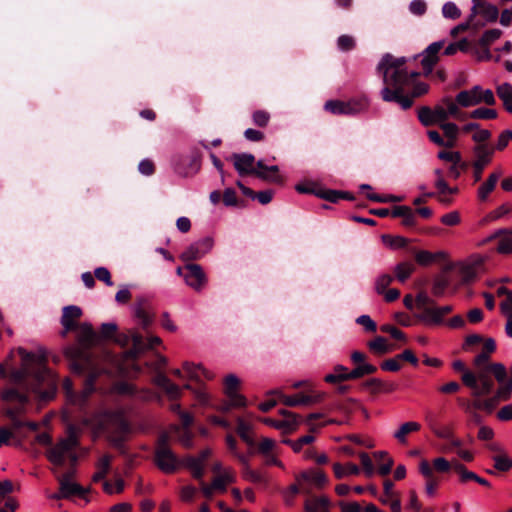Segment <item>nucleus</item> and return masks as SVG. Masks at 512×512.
Here are the masks:
<instances>
[{"label": "nucleus", "instance_id": "nucleus-1", "mask_svg": "<svg viewBox=\"0 0 512 512\" xmlns=\"http://www.w3.org/2000/svg\"><path fill=\"white\" fill-rule=\"evenodd\" d=\"M377 72L382 76L383 88L380 96L384 102L397 103L403 110L412 107L414 99L426 94L429 85L414 82L419 72L408 71L406 58H395L387 53L377 65Z\"/></svg>", "mask_w": 512, "mask_h": 512}, {"label": "nucleus", "instance_id": "nucleus-2", "mask_svg": "<svg viewBox=\"0 0 512 512\" xmlns=\"http://www.w3.org/2000/svg\"><path fill=\"white\" fill-rule=\"evenodd\" d=\"M17 353L21 358V364L18 369L12 371V381L37 395L42 401L52 399L56 390V382L47 367L45 350L39 348L36 351H27L25 348L19 347Z\"/></svg>", "mask_w": 512, "mask_h": 512}, {"label": "nucleus", "instance_id": "nucleus-3", "mask_svg": "<svg viewBox=\"0 0 512 512\" xmlns=\"http://www.w3.org/2000/svg\"><path fill=\"white\" fill-rule=\"evenodd\" d=\"M79 432L73 425H69L67 436L51 447L47 453V459L55 466L62 467L66 459L70 460L72 465L78 461L76 449L79 446Z\"/></svg>", "mask_w": 512, "mask_h": 512}, {"label": "nucleus", "instance_id": "nucleus-4", "mask_svg": "<svg viewBox=\"0 0 512 512\" xmlns=\"http://www.w3.org/2000/svg\"><path fill=\"white\" fill-rule=\"evenodd\" d=\"M452 367L455 371L463 372L462 382L472 390L474 397L487 396L493 391L494 382L484 371L473 373L465 368V364L461 360L454 361Z\"/></svg>", "mask_w": 512, "mask_h": 512}, {"label": "nucleus", "instance_id": "nucleus-5", "mask_svg": "<svg viewBox=\"0 0 512 512\" xmlns=\"http://www.w3.org/2000/svg\"><path fill=\"white\" fill-rule=\"evenodd\" d=\"M455 102L459 108H468L479 104L492 106L496 103V98L492 90L475 85L471 89L462 90L457 93Z\"/></svg>", "mask_w": 512, "mask_h": 512}, {"label": "nucleus", "instance_id": "nucleus-6", "mask_svg": "<svg viewBox=\"0 0 512 512\" xmlns=\"http://www.w3.org/2000/svg\"><path fill=\"white\" fill-rule=\"evenodd\" d=\"M240 385L239 378L234 374H229L225 377L224 380V394L227 397V400L223 401L217 409L220 412L227 413L232 408H242L247 405V399L238 393V388Z\"/></svg>", "mask_w": 512, "mask_h": 512}, {"label": "nucleus", "instance_id": "nucleus-7", "mask_svg": "<svg viewBox=\"0 0 512 512\" xmlns=\"http://www.w3.org/2000/svg\"><path fill=\"white\" fill-rule=\"evenodd\" d=\"M169 435L162 433L157 441V447L155 450V463L157 467L164 473L174 472L179 464L176 455L172 452L168 446Z\"/></svg>", "mask_w": 512, "mask_h": 512}, {"label": "nucleus", "instance_id": "nucleus-8", "mask_svg": "<svg viewBox=\"0 0 512 512\" xmlns=\"http://www.w3.org/2000/svg\"><path fill=\"white\" fill-rule=\"evenodd\" d=\"M100 372L101 371H93L88 375L85 380L84 388L80 394L73 393V383L69 378H66L63 381V387L66 390L70 401L79 406L84 405L89 395L94 391V383Z\"/></svg>", "mask_w": 512, "mask_h": 512}, {"label": "nucleus", "instance_id": "nucleus-9", "mask_svg": "<svg viewBox=\"0 0 512 512\" xmlns=\"http://www.w3.org/2000/svg\"><path fill=\"white\" fill-rule=\"evenodd\" d=\"M453 311L452 305H430L417 314V318L427 326H439L445 323L444 317Z\"/></svg>", "mask_w": 512, "mask_h": 512}, {"label": "nucleus", "instance_id": "nucleus-10", "mask_svg": "<svg viewBox=\"0 0 512 512\" xmlns=\"http://www.w3.org/2000/svg\"><path fill=\"white\" fill-rule=\"evenodd\" d=\"M435 113L437 114L439 124L446 122L449 118L465 120V113L461 111L455 100H452L450 97H444L435 106Z\"/></svg>", "mask_w": 512, "mask_h": 512}, {"label": "nucleus", "instance_id": "nucleus-11", "mask_svg": "<svg viewBox=\"0 0 512 512\" xmlns=\"http://www.w3.org/2000/svg\"><path fill=\"white\" fill-rule=\"evenodd\" d=\"M213 239L211 237L202 238L191 245H189L185 251L181 254L183 261H193L201 259L205 256L213 247Z\"/></svg>", "mask_w": 512, "mask_h": 512}, {"label": "nucleus", "instance_id": "nucleus-12", "mask_svg": "<svg viewBox=\"0 0 512 512\" xmlns=\"http://www.w3.org/2000/svg\"><path fill=\"white\" fill-rule=\"evenodd\" d=\"M185 282L196 291H200L207 282L206 275L199 264H186Z\"/></svg>", "mask_w": 512, "mask_h": 512}, {"label": "nucleus", "instance_id": "nucleus-13", "mask_svg": "<svg viewBox=\"0 0 512 512\" xmlns=\"http://www.w3.org/2000/svg\"><path fill=\"white\" fill-rule=\"evenodd\" d=\"M444 41H436L428 45V47L423 51L422 53V59L421 64L423 67L424 74L427 76L429 75L435 66V64L438 62L439 57V51L443 48Z\"/></svg>", "mask_w": 512, "mask_h": 512}, {"label": "nucleus", "instance_id": "nucleus-14", "mask_svg": "<svg viewBox=\"0 0 512 512\" xmlns=\"http://www.w3.org/2000/svg\"><path fill=\"white\" fill-rule=\"evenodd\" d=\"M52 472L56 475V478L59 482V488L62 492V496H64L65 499H69L75 495L83 497L88 492V489H84L78 483L72 480H68V475H58L56 468H53Z\"/></svg>", "mask_w": 512, "mask_h": 512}, {"label": "nucleus", "instance_id": "nucleus-15", "mask_svg": "<svg viewBox=\"0 0 512 512\" xmlns=\"http://www.w3.org/2000/svg\"><path fill=\"white\" fill-rule=\"evenodd\" d=\"M498 240L496 251L499 254H511L512 253V229H498L491 233L485 242Z\"/></svg>", "mask_w": 512, "mask_h": 512}, {"label": "nucleus", "instance_id": "nucleus-16", "mask_svg": "<svg viewBox=\"0 0 512 512\" xmlns=\"http://www.w3.org/2000/svg\"><path fill=\"white\" fill-rule=\"evenodd\" d=\"M231 160L233 165L238 172L239 175H249L254 174L256 171L255 157L249 153H234L231 156Z\"/></svg>", "mask_w": 512, "mask_h": 512}, {"label": "nucleus", "instance_id": "nucleus-17", "mask_svg": "<svg viewBox=\"0 0 512 512\" xmlns=\"http://www.w3.org/2000/svg\"><path fill=\"white\" fill-rule=\"evenodd\" d=\"M82 310L75 305H69L63 308L61 324L64 328L63 335L77 328V320L81 317Z\"/></svg>", "mask_w": 512, "mask_h": 512}, {"label": "nucleus", "instance_id": "nucleus-18", "mask_svg": "<svg viewBox=\"0 0 512 512\" xmlns=\"http://www.w3.org/2000/svg\"><path fill=\"white\" fill-rule=\"evenodd\" d=\"M260 421L270 427L279 430L282 434H289L295 431L300 425L293 417L283 419H273L270 417L261 418Z\"/></svg>", "mask_w": 512, "mask_h": 512}, {"label": "nucleus", "instance_id": "nucleus-19", "mask_svg": "<svg viewBox=\"0 0 512 512\" xmlns=\"http://www.w3.org/2000/svg\"><path fill=\"white\" fill-rule=\"evenodd\" d=\"M472 151L474 155L472 164L486 167L491 163L495 149L488 144H477Z\"/></svg>", "mask_w": 512, "mask_h": 512}, {"label": "nucleus", "instance_id": "nucleus-20", "mask_svg": "<svg viewBox=\"0 0 512 512\" xmlns=\"http://www.w3.org/2000/svg\"><path fill=\"white\" fill-rule=\"evenodd\" d=\"M131 340L136 353L144 351L145 349L154 348L161 344V339L158 336H150L147 340H144L143 336L135 331L131 333Z\"/></svg>", "mask_w": 512, "mask_h": 512}, {"label": "nucleus", "instance_id": "nucleus-21", "mask_svg": "<svg viewBox=\"0 0 512 512\" xmlns=\"http://www.w3.org/2000/svg\"><path fill=\"white\" fill-rule=\"evenodd\" d=\"M270 394H277L280 396L283 404L290 407L308 405L318 401V397H312L304 394H295L293 396H286L278 390H273Z\"/></svg>", "mask_w": 512, "mask_h": 512}, {"label": "nucleus", "instance_id": "nucleus-22", "mask_svg": "<svg viewBox=\"0 0 512 512\" xmlns=\"http://www.w3.org/2000/svg\"><path fill=\"white\" fill-rule=\"evenodd\" d=\"M257 169L254 173L258 178L278 183L281 177L278 174L279 168L276 165L266 166L263 160H258L256 163Z\"/></svg>", "mask_w": 512, "mask_h": 512}, {"label": "nucleus", "instance_id": "nucleus-23", "mask_svg": "<svg viewBox=\"0 0 512 512\" xmlns=\"http://www.w3.org/2000/svg\"><path fill=\"white\" fill-rule=\"evenodd\" d=\"M154 383L158 387L162 388L171 400L178 399L181 395L180 387L172 383L170 379L162 373H159L155 376Z\"/></svg>", "mask_w": 512, "mask_h": 512}, {"label": "nucleus", "instance_id": "nucleus-24", "mask_svg": "<svg viewBox=\"0 0 512 512\" xmlns=\"http://www.w3.org/2000/svg\"><path fill=\"white\" fill-rule=\"evenodd\" d=\"M346 115H356L368 111L370 107V99L366 95L353 97L346 101Z\"/></svg>", "mask_w": 512, "mask_h": 512}, {"label": "nucleus", "instance_id": "nucleus-25", "mask_svg": "<svg viewBox=\"0 0 512 512\" xmlns=\"http://www.w3.org/2000/svg\"><path fill=\"white\" fill-rule=\"evenodd\" d=\"M502 172L500 170L491 173L487 180L483 182L477 191V196L480 201H486L490 193L495 189L498 180L500 179Z\"/></svg>", "mask_w": 512, "mask_h": 512}, {"label": "nucleus", "instance_id": "nucleus-26", "mask_svg": "<svg viewBox=\"0 0 512 512\" xmlns=\"http://www.w3.org/2000/svg\"><path fill=\"white\" fill-rule=\"evenodd\" d=\"M362 388L373 393H390L395 390L396 386L392 383H387L379 378H371L362 384Z\"/></svg>", "mask_w": 512, "mask_h": 512}, {"label": "nucleus", "instance_id": "nucleus-27", "mask_svg": "<svg viewBox=\"0 0 512 512\" xmlns=\"http://www.w3.org/2000/svg\"><path fill=\"white\" fill-rule=\"evenodd\" d=\"M183 370L186 373V375L192 380L200 381L202 378L208 380L213 378V374L204 367H202L200 364L185 362L183 364Z\"/></svg>", "mask_w": 512, "mask_h": 512}, {"label": "nucleus", "instance_id": "nucleus-28", "mask_svg": "<svg viewBox=\"0 0 512 512\" xmlns=\"http://www.w3.org/2000/svg\"><path fill=\"white\" fill-rule=\"evenodd\" d=\"M330 500L326 496L313 497L305 501V512H330Z\"/></svg>", "mask_w": 512, "mask_h": 512}, {"label": "nucleus", "instance_id": "nucleus-29", "mask_svg": "<svg viewBox=\"0 0 512 512\" xmlns=\"http://www.w3.org/2000/svg\"><path fill=\"white\" fill-rule=\"evenodd\" d=\"M481 15L486 22H494L497 20L499 16L498 8L487 2H479L477 3L476 13L472 11L471 16Z\"/></svg>", "mask_w": 512, "mask_h": 512}, {"label": "nucleus", "instance_id": "nucleus-30", "mask_svg": "<svg viewBox=\"0 0 512 512\" xmlns=\"http://www.w3.org/2000/svg\"><path fill=\"white\" fill-rule=\"evenodd\" d=\"M421 429V425L416 421H408L400 425L393 433V437L401 444L407 443V435L417 432Z\"/></svg>", "mask_w": 512, "mask_h": 512}, {"label": "nucleus", "instance_id": "nucleus-31", "mask_svg": "<svg viewBox=\"0 0 512 512\" xmlns=\"http://www.w3.org/2000/svg\"><path fill=\"white\" fill-rule=\"evenodd\" d=\"M77 328H78V341L81 345L88 347L96 341L97 335L94 332L91 324L82 323L80 326H77Z\"/></svg>", "mask_w": 512, "mask_h": 512}, {"label": "nucleus", "instance_id": "nucleus-32", "mask_svg": "<svg viewBox=\"0 0 512 512\" xmlns=\"http://www.w3.org/2000/svg\"><path fill=\"white\" fill-rule=\"evenodd\" d=\"M112 456L103 455L96 463V472L92 476L93 482H99L105 479L111 467Z\"/></svg>", "mask_w": 512, "mask_h": 512}, {"label": "nucleus", "instance_id": "nucleus-33", "mask_svg": "<svg viewBox=\"0 0 512 512\" xmlns=\"http://www.w3.org/2000/svg\"><path fill=\"white\" fill-rule=\"evenodd\" d=\"M393 217H399L403 219V225L407 227L414 226L416 223L415 212L408 206H396L391 212Z\"/></svg>", "mask_w": 512, "mask_h": 512}, {"label": "nucleus", "instance_id": "nucleus-34", "mask_svg": "<svg viewBox=\"0 0 512 512\" xmlns=\"http://www.w3.org/2000/svg\"><path fill=\"white\" fill-rule=\"evenodd\" d=\"M418 119L423 126H432L439 124L437 114L435 113V107L432 109L428 106H422L418 109Z\"/></svg>", "mask_w": 512, "mask_h": 512}, {"label": "nucleus", "instance_id": "nucleus-35", "mask_svg": "<svg viewBox=\"0 0 512 512\" xmlns=\"http://www.w3.org/2000/svg\"><path fill=\"white\" fill-rule=\"evenodd\" d=\"M0 399L3 402L7 403H29V397L24 393H20L18 390L14 388H8L3 390L0 393Z\"/></svg>", "mask_w": 512, "mask_h": 512}, {"label": "nucleus", "instance_id": "nucleus-36", "mask_svg": "<svg viewBox=\"0 0 512 512\" xmlns=\"http://www.w3.org/2000/svg\"><path fill=\"white\" fill-rule=\"evenodd\" d=\"M377 371V367L370 363H362L360 365H356L354 369L351 371L347 370L348 379H358L366 375L373 374Z\"/></svg>", "mask_w": 512, "mask_h": 512}, {"label": "nucleus", "instance_id": "nucleus-37", "mask_svg": "<svg viewBox=\"0 0 512 512\" xmlns=\"http://www.w3.org/2000/svg\"><path fill=\"white\" fill-rule=\"evenodd\" d=\"M497 94L503 101L505 109L512 113V85L503 83L497 87Z\"/></svg>", "mask_w": 512, "mask_h": 512}, {"label": "nucleus", "instance_id": "nucleus-38", "mask_svg": "<svg viewBox=\"0 0 512 512\" xmlns=\"http://www.w3.org/2000/svg\"><path fill=\"white\" fill-rule=\"evenodd\" d=\"M497 117V111L492 108H486V107H480L477 109H474L470 113H465V119H475V120H490L495 119Z\"/></svg>", "mask_w": 512, "mask_h": 512}, {"label": "nucleus", "instance_id": "nucleus-39", "mask_svg": "<svg viewBox=\"0 0 512 512\" xmlns=\"http://www.w3.org/2000/svg\"><path fill=\"white\" fill-rule=\"evenodd\" d=\"M335 476L338 479L349 475H357L360 472L359 467L354 463H347L346 465H341L339 463H335L333 465Z\"/></svg>", "mask_w": 512, "mask_h": 512}, {"label": "nucleus", "instance_id": "nucleus-40", "mask_svg": "<svg viewBox=\"0 0 512 512\" xmlns=\"http://www.w3.org/2000/svg\"><path fill=\"white\" fill-rule=\"evenodd\" d=\"M316 196H318L319 198L328 200L330 202H333V203L338 202L340 199H348V200L353 199V197L348 192H341V191H337V190H325V191L319 190V192L316 193Z\"/></svg>", "mask_w": 512, "mask_h": 512}, {"label": "nucleus", "instance_id": "nucleus-41", "mask_svg": "<svg viewBox=\"0 0 512 512\" xmlns=\"http://www.w3.org/2000/svg\"><path fill=\"white\" fill-rule=\"evenodd\" d=\"M439 126L443 130L444 135L447 137L446 141L451 142L452 147H454L459 135V127L453 122H443L440 123Z\"/></svg>", "mask_w": 512, "mask_h": 512}, {"label": "nucleus", "instance_id": "nucleus-42", "mask_svg": "<svg viewBox=\"0 0 512 512\" xmlns=\"http://www.w3.org/2000/svg\"><path fill=\"white\" fill-rule=\"evenodd\" d=\"M368 347L371 351L376 354H386L391 351V346L388 345L387 340L384 337L378 336L374 340L368 342Z\"/></svg>", "mask_w": 512, "mask_h": 512}, {"label": "nucleus", "instance_id": "nucleus-43", "mask_svg": "<svg viewBox=\"0 0 512 512\" xmlns=\"http://www.w3.org/2000/svg\"><path fill=\"white\" fill-rule=\"evenodd\" d=\"M481 371H484L487 376H489V372H492L499 384H502V382L506 380L507 371L505 366L501 363L487 365L486 369H482Z\"/></svg>", "mask_w": 512, "mask_h": 512}, {"label": "nucleus", "instance_id": "nucleus-44", "mask_svg": "<svg viewBox=\"0 0 512 512\" xmlns=\"http://www.w3.org/2000/svg\"><path fill=\"white\" fill-rule=\"evenodd\" d=\"M413 271V264L407 262L400 263L396 265L394 268L395 277L401 283L405 282L410 277Z\"/></svg>", "mask_w": 512, "mask_h": 512}, {"label": "nucleus", "instance_id": "nucleus-45", "mask_svg": "<svg viewBox=\"0 0 512 512\" xmlns=\"http://www.w3.org/2000/svg\"><path fill=\"white\" fill-rule=\"evenodd\" d=\"M324 109L334 115H346V101L329 100L325 103Z\"/></svg>", "mask_w": 512, "mask_h": 512}, {"label": "nucleus", "instance_id": "nucleus-46", "mask_svg": "<svg viewBox=\"0 0 512 512\" xmlns=\"http://www.w3.org/2000/svg\"><path fill=\"white\" fill-rule=\"evenodd\" d=\"M382 242L391 249H400L404 248L408 241L401 236L382 235Z\"/></svg>", "mask_w": 512, "mask_h": 512}, {"label": "nucleus", "instance_id": "nucleus-47", "mask_svg": "<svg viewBox=\"0 0 512 512\" xmlns=\"http://www.w3.org/2000/svg\"><path fill=\"white\" fill-rule=\"evenodd\" d=\"M346 380H349L347 368L342 365L336 366L334 369V373L325 376V381L328 383H337Z\"/></svg>", "mask_w": 512, "mask_h": 512}, {"label": "nucleus", "instance_id": "nucleus-48", "mask_svg": "<svg viewBox=\"0 0 512 512\" xmlns=\"http://www.w3.org/2000/svg\"><path fill=\"white\" fill-rule=\"evenodd\" d=\"M134 316L139 320L143 328H146L152 322L150 314L144 309L141 303L133 306Z\"/></svg>", "mask_w": 512, "mask_h": 512}, {"label": "nucleus", "instance_id": "nucleus-49", "mask_svg": "<svg viewBox=\"0 0 512 512\" xmlns=\"http://www.w3.org/2000/svg\"><path fill=\"white\" fill-rule=\"evenodd\" d=\"M493 461L495 469L499 471L505 472L512 468V459L505 453L494 455Z\"/></svg>", "mask_w": 512, "mask_h": 512}, {"label": "nucleus", "instance_id": "nucleus-50", "mask_svg": "<svg viewBox=\"0 0 512 512\" xmlns=\"http://www.w3.org/2000/svg\"><path fill=\"white\" fill-rule=\"evenodd\" d=\"M394 280V277L390 274H380L374 283L375 291L380 295L384 294L385 290H387L388 286Z\"/></svg>", "mask_w": 512, "mask_h": 512}, {"label": "nucleus", "instance_id": "nucleus-51", "mask_svg": "<svg viewBox=\"0 0 512 512\" xmlns=\"http://www.w3.org/2000/svg\"><path fill=\"white\" fill-rule=\"evenodd\" d=\"M454 469L459 474L460 481L462 483H466L468 481H476L478 475L472 471L467 470L463 464L456 462L454 464Z\"/></svg>", "mask_w": 512, "mask_h": 512}, {"label": "nucleus", "instance_id": "nucleus-52", "mask_svg": "<svg viewBox=\"0 0 512 512\" xmlns=\"http://www.w3.org/2000/svg\"><path fill=\"white\" fill-rule=\"evenodd\" d=\"M125 487V482L123 479L118 478L116 479L115 483H111L109 481L103 482V490L105 493L112 495V494H119L123 492Z\"/></svg>", "mask_w": 512, "mask_h": 512}, {"label": "nucleus", "instance_id": "nucleus-53", "mask_svg": "<svg viewBox=\"0 0 512 512\" xmlns=\"http://www.w3.org/2000/svg\"><path fill=\"white\" fill-rule=\"evenodd\" d=\"M460 274L463 282H471L477 276V266L475 264H464L460 268Z\"/></svg>", "mask_w": 512, "mask_h": 512}, {"label": "nucleus", "instance_id": "nucleus-54", "mask_svg": "<svg viewBox=\"0 0 512 512\" xmlns=\"http://www.w3.org/2000/svg\"><path fill=\"white\" fill-rule=\"evenodd\" d=\"M495 394L497 395V398H500L502 401L509 400L512 395V380H504L502 384H499Z\"/></svg>", "mask_w": 512, "mask_h": 512}, {"label": "nucleus", "instance_id": "nucleus-55", "mask_svg": "<svg viewBox=\"0 0 512 512\" xmlns=\"http://www.w3.org/2000/svg\"><path fill=\"white\" fill-rule=\"evenodd\" d=\"M442 14L448 19H458L461 15L460 9L453 2H446L442 7Z\"/></svg>", "mask_w": 512, "mask_h": 512}, {"label": "nucleus", "instance_id": "nucleus-56", "mask_svg": "<svg viewBox=\"0 0 512 512\" xmlns=\"http://www.w3.org/2000/svg\"><path fill=\"white\" fill-rule=\"evenodd\" d=\"M300 491H301V489L295 484H293L289 488H287L283 492V498H284L285 504L288 506H292L294 504V498H295L296 494H298ZM302 492L308 493L309 491L302 489Z\"/></svg>", "mask_w": 512, "mask_h": 512}, {"label": "nucleus", "instance_id": "nucleus-57", "mask_svg": "<svg viewBox=\"0 0 512 512\" xmlns=\"http://www.w3.org/2000/svg\"><path fill=\"white\" fill-rule=\"evenodd\" d=\"M512 211V204L510 203H504L500 205L498 208L493 210L489 214V219L492 221L499 220L509 214Z\"/></svg>", "mask_w": 512, "mask_h": 512}, {"label": "nucleus", "instance_id": "nucleus-58", "mask_svg": "<svg viewBox=\"0 0 512 512\" xmlns=\"http://www.w3.org/2000/svg\"><path fill=\"white\" fill-rule=\"evenodd\" d=\"M28 403L17 402L14 406H9L4 409L7 417L21 416L26 413Z\"/></svg>", "mask_w": 512, "mask_h": 512}, {"label": "nucleus", "instance_id": "nucleus-59", "mask_svg": "<svg viewBox=\"0 0 512 512\" xmlns=\"http://www.w3.org/2000/svg\"><path fill=\"white\" fill-rule=\"evenodd\" d=\"M337 47L341 51H349L355 47V41L349 35H341L337 39Z\"/></svg>", "mask_w": 512, "mask_h": 512}, {"label": "nucleus", "instance_id": "nucleus-60", "mask_svg": "<svg viewBox=\"0 0 512 512\" xmlns=\"http://www.w3.org/2000/svg\"><path fill=\"white\" fill-rule=\"evenodd\" d=\"M356 323L363 326L367 332H375L377 325L369 315H361L356 319Z\"/></svg>", "mask_w": 512, "mask_h": 512}, {"label": "nucleus", "instance_id": "nucleus-61", "mask_svg": "<svg viewBox=\"0 0 512 512\" xmlns=\"http://www.w3.org/2000/svg\"><path fill=\"white\" fill-rule=\"evenodd\" d=\"M380 329L384 333H389L391 335V337H393L396 340H400V341L406 340L405 334L400 329H398L397 327H395L393 325L385 324V325H382L380 327Z\"/></svg>", "mask_w": 512, "mask_h": 512}, {"label": "nucleus", "instance_id": "nucleus-62", "mask_svg": "<svg viewBox=\"0 0 512 512\" xmlns=\"http://www.w3.org/2000/svg\"><path fill=\"white\" fill-rule=\"evenodd\" d=\"M511 140H512V131L505 130L499 135L497 144L493 148L495 150L502 151L508 146V144Z\"/></svg>", "mask_w": 512, "mask_h": 512}, {"label": "nucleus", "instance_id": "nucleus-63", "mask_svg": "<svg viewBox=\"0 0 512 512\" xmlns=\"http://www.w3.org/2000/svg\"><path fill=\"white\" fill-rule=\"evenodd\" d=\"M252 119L255 125L265 127L269 122L270 115L266 111L257 110L253 113Z\"/></svg>", "mask_w": 512, "mask_h": 512}, {"label": "nucleus", "instance_id": "nucleus-64", "mask_svg": "<svg viewBox=\"0 0 512 512\" xmlns=\"http://www.w3.org/2000/svg\"><path fill=\"white\" fill-rule=\"evenodd\" d=\"M275 447V441L271 438H263L257 447V452L261 455H266L272 452Z\"/></svg>", "mask_w": 512, "mask_h": 512}]
</instances>
